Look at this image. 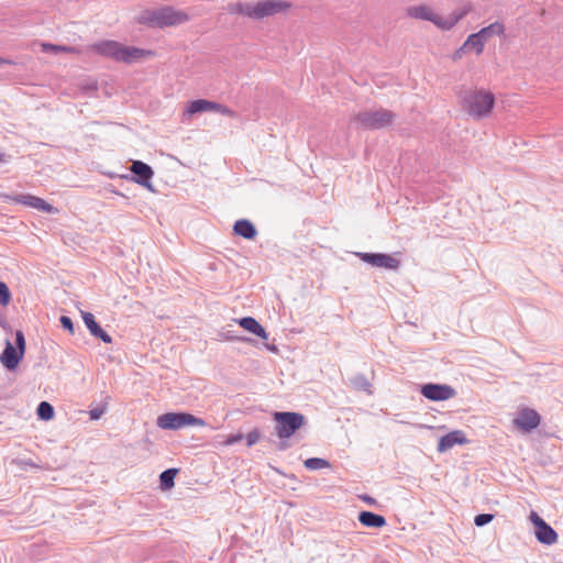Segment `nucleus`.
Returning <instances> with one entry per match:
<instances>
[{
	"label": "nucleus",
	"mask_w": 563,
	"mask_h": 563,
	"mask_svg": "<svg viewBox=\"0 0 563 563\" xmlns=\"http://www.w3.org/2000/svg\"><path fill=\"white\" fill-rule=\"evenodd\" d=\"M396 113L384 108L377 110L360 111L352 118V122L356 123L363 130H380L393 124Z\"/></svg>",
	"instance_id": "obj_6"
},
{
	"label": "nucleus",
	"mask_w": 563,
	"mask_h": 563,
	"mask_svg": "<svg viewBox=\"0 0 563 563\" xmlns=\"http://www.w3.org/2000/svg\"><path fill=\"white\" fill-rule=\"evenodd\" d=\"M42 48L44 52H53V53H73L75 51V47L73 46H65V45H57L52 43H43Z\"/></svg>",
	"instance_id": "obj_29"
},
{
	"label": "nucleus",
	"mask_w": 563,
	"mask_h": 563,
	"mask_svg": "<svg viewBox=\"0 0 563 563\" xmlns=\"http://www.w3.org/2000/svg\"><path fill=\"white\" fill-rule=\"evenodd\" d=\"M27 465H31V466H35V464L31 463V462H27L26 463Z\"/></svg>",
	"instance_id": "obj_45"
},
{
	"label": "nucleus",
	"mask_w": 563,
	"mask_h": 563,
	"mask_svg": "<svg viewBox=\"0 0 563 563\" xmlns=\"http://www.w3.org/2000/svg\"><path fill=\"white\" fill-rule=\"evenodd\" d=\"M26 343L22 330L15 331L14 345L9 339L4 342V349L0 354V363L8 371H14L22 362L25 354Z\"/></svg>",
	"instance_id": "obj_7"
},
{
	"label": "nucleus",
	"mask_w": 563,
	"mask_h": 563,
	"mask_svg": "<svg viewBox=\"0 0 563 563\" xmlns=\"http://www.w3.org/2000/svg\"><path fill=\"white\" fill-rule=\"evenodd\" d=\"M207 111L219 112L222 115H227L230 118H234L236 115L235 111H233L229 107H227L222 103H219V102L207 100V99H197V100L190 101L188 104V108H187V112L189 114H196V113H201V112H207Z\"/></svg>",
	"instance_id": "obj_11"
},
{
	"label": "nucleus",
	"mask_w": 563,
	"mask_h": 563,
	"mask_svg": "<svg viewBox=\"0 0 563 563\" xmlns=\"http://www.w3.org/2000/svg\"><path fill=\"white\" fill-rule=\"evenodd\" d=\"M467 49V47H464V44L454 52L452 58L453 60H457L460 58H462L463 54L465 53V51Z\"/></svg>",
	"instance_id": "obj_38"
},
{
	"label": "nucleus",
	"mask_w": 563,
	"mask_h": 563,
	"mask_svg": "<svg viewBox=\"0 0 563 563\" xmlns=\"http://www.w3.org/2000/svg\"><path fill=\"white\" fill-rule=\"evenodd\" d=\"M537 540L544 545H552L558 542V532L545 521L539 523V527L534 529Z\"/></svg>",
	"instance_id": "obj_21"
},
{
	"label": "nucleus",
	"mask_w": 563,
	"mask_h": 563,
	"mask_svg": "<svg viewBox=\"0 0 563 563\" xmlns=\"http://www.w3.org/2000/svg\"><path fill=\"white\" fill-rule=\"evenodd\" d=\"M233 234L245 240H255L258 231L255 224L249 219H239L233 224Z\"/></svg>",
	"instance_id": "obj_19"
},
{
	"label": "nucleus",
	"mask_w": 563,
	"mask_h": 563,
	"mask_svg": "<svg viewBox=\"0 0 563 563\" xmlns=\"http://www.w3.org/2000/svg\"><path fill=\"white\" fill-rule=\"evenodd\" d=\"M530 520L534 526V529L539 527V523H544L545 520L541 518L536 511H531L530 514Z\"/></svg>",
	"instance_id": "obj_37"
},
{
	"label": "nucleus",
	"mask_w": 563,
	"mask_h": 563,
	"mask_svg": "<svg viewBox=\"0 0 563 563\" xmlns=\"http://www.w3.org/2000/svg\"><path fill=\"white\" fill-rule=\"evenodd\" d=\"M494 519L493 514H479L474 518V523L476 527H484L488 525Z\"/></svg>",
	"instance_id": "obj_32"
},
{
	"label": "nucleus",
	"mask_w": 563,
	"mask_h": 563,
	"mask_svg": "<svg viewBox=\"0 0 563 563\" xmlns=\"http://www.w3.org/2000/svg\"><path fill=\"white\" fill-rule=\"evenodd\" d=\"M485 41L477 34L472 33L467 36L466 41L464 42V47H473L476 52V54H482L484 51Z\"/></svg>",
	"instance_id": "obj_27"
},
{
	"label": "nucleus",
	"mask_w": 563,
	"mask_h": 563,
	"mask_svg": "<svg viewBox=\"0 0 563 563\" xmlns=\"http://www.w3.org/2000/svg\"><path fill=\"white\" fill-rule=\"evenodd\" d=\"M468 443V439L462 430H453L442 435L438 442L437 450L440 453L446 452L454 445H463Z\"/></svg>",
	"instance_id": "obj_17"
},
{
	"label": "nucleus",
	"mask_w": 563,
	"mask_h": 563,
	"mask_svg": "<svg viewBox=\"0 0 563 563\" xmlns=\"http://www.w3.org/2000/svg\"><path fill=\"white\" fill-rule=\"evenodd\" d=\"M225 338L228 340H231V341H239V342H253L252 339L250 338H245V336H239V335H234L232 334L231 331H228L227 334H225Z\"/></svg>",
	"instance_id": "obj_36"
},
{
	"label": "nucleus",
	"mask_w": 563,
	"mask_h": 563,
	"mask_svg": "<svg viewBox=\"0 0 563 563\" xmlns=\"http://www.w3.org/2000/svg\"><path fill=\"white\" fill-rule=\"evenodd\" d=\"M505 32V26L501 22H494L483 29H481L478 32H476L485 42L492 37L493 35H501Z\"/></svg>",
	"instance_id": "obj_24"
},
{
	"label": "nucleus",
	"mask_w": 563,
	"mask_h": 563,
	"mask_svg": "<svg viewBox=\"0 0 563 563\" xmlns=\"http://www.w3.org/2000/svg\"><path fill=\"white\" fill-rule=\"evenodd\" d=\"M264 346L275 354L279 352L278 347L275 344L265 343Z\"/></svg>",
	"instance_id": "obj_41"
},
{
	"label": "nucleus",
	"mask_w": 563,
	"mask_h": 563,
	"mask_svg": "<svg viewBox=\"0 0 563 563\" xmlns=\"http://www.w3.org/2000/svg\"><path fill=\"white\" fill-rule=\"evenodd\" d=\"M12 299V294L8 287V285L0 280V305L7 307L10 305Z\"/></svg>",
	"instance_id": "obj_30"
},
{
	"label": "nucleus",
	"mask_w": 563,
	"mask_h": 563,
	"mask_svg": "<svg viewBox=\"0 0 563 563\" xmlns=\"http://www.w3.org/2000/svg\"><path fill=\"white\" fill-rule=\"evenodd\" d=\"M0 325L4 330H10V325L7 322L5 318L0 313Z\"/></svg>",
	"instance_id": "obj_40"
},
{
	"label": "nucleus",
	"mask_w": 563,
	"mask_h": 563,
	"mask_svg": "<svg viewBox=\"0 0 563 563\" xmlns=\"http://www.w3.org/2000/svg\"><path fill=\"white\" fill-rule=\"evenodd\" d=\"M60 327L68 331L70 334L75 333V325L70 317L68 316H62L59 318Z\"/></svg>",
	"instance_id": "obj_33"
},
{
	"label": "nucleus",
	"mask_w": 563,
	"mask_h": 563,
	"mask_svg": "<svg viewBox=\"0 0 563 563\" xmlns=\"http://www.w3.org/2000/svg\"><path fill=\"white\" fill-rule=\"evenodd\" d=\"M137 23L148 27L163 29L166 26H174L188 21V15L175 10L172 7H162L158 9L143 10L136 19Z\"/></svg>",
	"instance_id": "obj_5"
},
{
	"label": "nucleus",
	"mask_w": 563,
	"mask_h": 563,
	"mask_svg": "<svg viewBox=\"0 0 563 563\" xmlns=\"http://www.w3.org/2000/svg\"><path fill=\"white\" fill-rule=\"evenodd\" d=\"M361 499L368 504L369 506H374L377 504L376 499L369 495H363L361 496Z\"/></svg>",
	"instance_id": "obj_39"
},
{
	"label": "nucleus",
	"mask_w": 563,
	"mask_h": 563,
	"mask_svg": "<svg viewBox=\"0 0 563 563\" xmlns=\"http://www.w3.org/2000/svg\"><path fill=\"white\" fill-rule=\"evenodd\" d=\"M244 438L246 439V446L251 448L260 440L261 431L260 429L254 428Z\"/></svg>",
	"instance_id": "obj_31"
},
{
	"label": "nucleus",
	"mask_w": 563,
	"mask_h": 563,
	"mask_svg": "<svg viewBox=\"0 0 563 563\" xmlns=\"http://www.w3.org/2000/svg\"><path fill=\"white\" fill-rule=\"evenodd\" d=\"M113 192H114L115 195H119V196L124 197V195H123L122 192H120V191L113 190Z\"/></svg>",
	"instance_id": "obj_44"
},
{
	"label": "nucleus",
	"mask_w": 563,
	"mask_h": 563,
	"mask_svg": "<svg viewBox=\"0 0 563 563\" xmlns=\"http://www.w3.org/2000/svg\"><path fill=\"white\" fill-rule=\"evenodd\" d=\"M303 465L309 471H318L331 466L330 462L322 457H309L305 460Z\"/></svg>",
	"instance_id": "obj_28"
},
{
	"label": "nucleus",
	"mask_w": 563,
	"mask_h": 563,
	"mask_svg": "<svg viewBox=\"0 0 563 563\" xmlns=\"http://www.w3.org/2000/svg\"><path fill=\"white\" fill-rule=\"evenodd\" d=\"M0 197L7 201V202H15L21 203L34 209H37L40 211L46 212V213H55L57 209L45 201L44 199L33 196L31 194H20V195H10V194H3L0 195Z\"/></svg>",
	"instance_id": "obj_9"
},
{
	"label": "nucleus",
	"mask_w": 563,
	"mask_h": 563,
	"mask_svg": "<svg viewBox=\"0 0 563 563\" xmlns=\"http://www.w3.org/2000/svg\"><path fill=\"white\" fill-rule=\"evenodd\" d=\"M3 65H15V62H13L12 59L0 57V66Z\"/></svg>",
	"instance_id": "obj_43"
},
{
	"label": "nucleus",
	"mask_w": 563,
	"mask_h": 563,
	"mask_svg": "<svg viewBox=\"0 0 563 563\" xmlns=\"http://www.w3.org/2000/svg\"><path fill=\"white\" fill-rule=\"evenodd\" d=\"M356 256L366 264L374 267H382L390 271H396L400 266V261L390 254L386 253H356Z\"/></svg>",
	"instance_id": "obj_12"
},
{
	"label": "nucleus",
	"mask_w": 563,
	"mask_h": 563,
	"mask_svg": "<svg viewBox=\"0 0 563 563\" xmlns=\"http://www.w3.org/2000/svg\"><path fill=\"white\" fill-rule=\"evenodd\" d=\"M244 439V435L242 433H236V434H230L227 437V439L224 440V444L225 445H233L240 441H242Z\"/></svg>",
	"instance_id": "obj_35"
},
{
	"label": "nucleus",
	"mask_w": 563,
	"mask_h": 563,
	"mask_svg": "<svg viewBox=\"0 0 563 563\" xmlns=\"http://www.w3.org/2000/svg\"><path fill=\"white\" fill-rule=\"evenodd\" d=\"M540 422L541 416L531 408H523L519 410L517 418L514 420L516 427L526 432L537 429Z\"/></svg>",
	"instance_id": "obj_14"
},
{
	"label": "nucleus",
	"mask_w": 563,
	"mask_h": 563,
	"mask_svg": "<svg viewBox=\"0 0 563 563\" xmlns=\"http://www.w3.org/2000/svg\"><path fill=\"white\" fill-rule=\"evenodd\" d=\"M350 385L357 391H365L367 395L373 394V385L364 374H356L350 379Z\"/></svg>",
	"instance_id": "obj_23"
},
{
	"label": "nucleus",
	"mask_w": 563,
	"mask_h": 563,
	"mask_svg": "<svg viewBox=\"0 0 563 563\" xmlns=\"http://www.w3.org/2000/svg\"><path fill=\"white\" fill-rule=\"evenodd\" d=\"M420 394L431 401H444L456 396V390L446 384L427 383L420 386Z\"/></svg>",
	"instance_id": "obj_10"
},
{
	"label": "nucleus",
	"mask_w": 563,
	"mask_h": 563,
	"mask_svg": "<svg viewBox=\"0 0 563 563\" xmlns=\"http://www.w3.org/2000/svg\"><path fill=\"white\" fill-rule=\"evenodd\" d=\"M462 108L468 115L476 120H482L492 113L496 98L490 91L483 89H470L462 96Z\"/></svg>",
	"instance_id": "obj_4"
},
{
	"label": "nucleus",
	"mask_w": 563,
	"mask_h": 563,
	"mask_svg": "<svg viewBox=\"0 0 563 563\" xmlns=\"http://www.w3.org/2000/svg\"><path fill=\"white\" fill-rule=\"evenodd\" d=\"M177 468H167L159 474V487L162 490H169L175 485Z\"/></svg>",
	"instance_id": "obj_25"
},
{
	"label": "nucleus",
	"mask_w": 563,
	"mask_h": 563,
	"mask_svg": "<svg viewBox=\"0 0 563 563\" xmlns=\"http://www.w3.org/2000/svg\"><path fill=\"white\" fill-rule=\"evenodd\" d=\"M90 49L102 57L125 64H132L143 58L154 57L156 55L152 49L126 46L112 40L96 42L90 46Z\"/></svg>",
	"instance_id": "obj_1"
},
{
	"label": "nucleus",
	"mask_w": 563,
	"mask_h": 563,
	"mask_svg": "<svg viewBox=\"0 0 563 563\" xmlns=\"http://www.w3.org/2000/svg\"><path fill=\"white\" fill-rule=\"evenodd\" d=\"M273 420L275 421V433L280 439L277 445L279 451L287 450L290 446L287 440L307 423L305 415L295 411H275Z\"/></svg>",
	"instance_id": "obj_3"
},
{
	"label": "nucleus",
	"mask_w": 563,
	"mask_h": 563,
	"mask_svg": "<svg viewBox=\"0 0 563 563\" xmlns=\"http://www.w3.org/2000/svg\"><path fill=\"white\" fill-rule=\"evenodd\" d=\"M357 519L362 526L367 528L379 529L387 525L386 518L383 515L368 510L360 511Z\"/></svg>",
	"instance_id": "obj_22"
},
{
	"label": "nucleus",
	"mask_w": 563,
	"mask_h": 563,
	"mask_svg": "<svg viewBox=\"0 0 563 563\" xmlns=\"http://www.w3.org/2000/svg\"><path fill=\"white\" fill-rule=\"evenodd\" d=\"M81 317L85 325L89 330L90 334L96 339L101 340L103 343H111V335L102 329V327L98 323L95 316L88 311H81Z\"/></svg>",
	"instance_id": "obj_16"
},
{
	"label": "nucleus",
	"mask_w": 563,
	"mask_h": 563,
	"mask_svg": "<svg viewBox=\"0 0 563 563\" xmlns=\"http://www.w3.org/2000/svg\"><path fill=\"white\" fill-rule=\"evenodd\" d=\"M473 11L471 2H466L463 5L456 8L448 18L440 15L439 29L442 31L452 30L463 18Z\"/></svg>",
	"instance_id": "obj_15"
},
{
	"label": "nucleus",
	"mask_w": 563,
	"mask_h": 563,
	"mask_svg": "<svg viewBox=\"0 0 563 563\" xmlns=\"http://www.w3.org/2000/svg\"><path fill=\"white\" fill-rule=\"evenodd\" d=\"M157 426L163 430H178L184 427H205L206 421L189 412H166L157 418Z\"/></svg>",
	"instance_id": "obj_8"
},
{
	"label": "nucleus",
	"mask_w": 563,
	"mask_h": 563,
	"mask_svg": "<svg viewBox=\"0 0 563 563\" xmlns=\"http://www.w3.org/2000/svg\"><path fill=\"white\" fill-rule=\"evenodd\" d=\"M238 324L245 331L263 339H268V333L265 328L253 317H242L236 320Z\"/></svg>",
	"instance_id": "obj_20"
},
{
	"label": "nucleus",
	"mask_w": 563,
	"mask_h": 563,
	"mask_svg": "<svg viewBox=\"0 0 563 563\" xmlns=\"http://www.w3.org/2000/svg\"><path fill=\"white\" fill-rule=\"evenodd\" d=\"M407 15L412 19L431 22L439 29L440 15L435 14L431 8L426 4L409 7L407 9Z\"/></svg>",
	"instance_id": "obj_18"
},
{
	"label": "nucleus",
	"mask_w": 563,
	"mask_h": 563,
	"mask_svg": "<svg viewBox=\"0 0 563 563\" xmlns=\"http://www.w3.org/2000/svg\"><path fill=\"white\" fill-rule=\"evenodd\" d=\"M11 159V155L0 152V164L8 163Z\"/></svg>",
	"instance_id": "obj_42"
},
{
	"label": "nucleus",
	"mask_w": 563,
	"mask_h": 563,
	"mask_svg": "<svg viewBox=\"0 0 563 563\" xmlns=\"http://www.w3.org/2000/svg\"><path fill=\"white\" fill-rule=\"evenodd\" d=\"M130 170L132 173V176L130 177L131 180L148 189L150 191L155 192V189L151 183V179L154 176V170L148 164L142 161H134L132 162Z\"/></svg>",
	"instance_id": "obj_13"
},
{
	"label": "nucleus",
	"mask_w": 563,
	"mask_h": 563,
	"mask_svg": "<svg viewBox=\"0 0 563 563\" xmlns=\"http://www.w3.org/2000/svg\"><path fill=\"white\" fill-rule=\"evenodd\" d=\"M291 3L285 0H260L258 2H236L229 5V13L239 14L255 21L285 12Z\"/></svg>",
	"instance_id": "obj_2"
},
{
	"label": "nucleus",
	"mask_w": 563,
	"mask_h": 563,
	"mask_svg": "<svg viewBox=\"0 0 563 563\" xmlns=\"http://www.w3.org/2000/svg\"><path fill=\"white\" fill-rule=\"evenodd\" d=\"M104 411H106V405L93 408L89 411V417L91 420H98L101 418V416L104 413Z\"/></svg>",
	"instance_id": "obj_34"
},
{
	"label": "nucleus",
	"mask_w": 563,
	"mask_h": 563,
	"mask_svg": "<svg viewBox=\"0 0 563 563\" xmlns=\"http://www.w3.org/2000/svg\"><path fill=\"white\" fill-rule=\"evenodd\" d=\"M37 418L42 421H49L55 416V409L48 401H41L36 408Z\"/></svg>",
	"instance_id": "obj_26"
}]
</instances>
